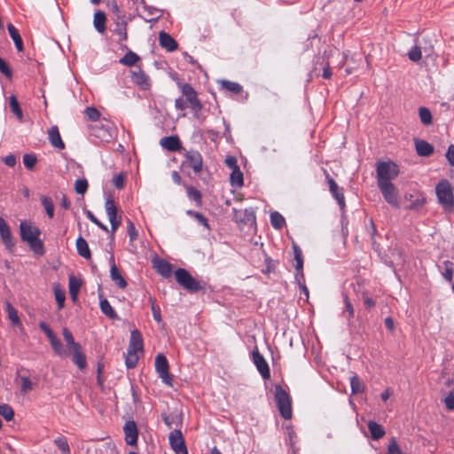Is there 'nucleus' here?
Listing matches in <instances>:
<instances>
[{
    "instance_id": "nucleus-1",
    "label": "nucleus",
    "mask_w": 454,
    "mask_h": 454,
    "mask_svg": "<svg viewBox=\"0 0 454 454\" xmlns=\"http://www.w3.org/2000/svg\"><path fill=\"white\" fill-rule=\"evenodd\" d=\"M274 395L281 416L285 419H290L293 415V411L289 394L282 387V386L276 385Z\"/></svg>"
},
{
    "instance_id": "nucleus-2",
    "label": "nucleus",
    "mask_w": 454,
    "mask_h": 454,
    "mask_svg": "<svg viewBox=\"0 0 454 454\" xmlns=\"http://www.w3.org/2000/svg\"><path fill=\"white\" fill-rule=\"evenodd\" d=\"M435 192L439 203L445 209H451L454 206L453 189L446 179L441 180L435 186Z\"/></svg>"
},
{
    "instance_id": "nucleus-3",
    "label": "nucleus",
    "mask_w": 454,
    "mask_h": 454,
    "mask_svg": "<svg viewBox=\"0 0 454 454\" xmlns=\"http://www.w3.org/2000/svg\"><path fill=\"white\" fill-rule=\"evenodd\" d=\"M377 184L392 183L399 174L398 166L393 161H383L377 164Z\"/></svg>"
},
{
    "instance_id": "nucleus-4",
    "label": "nucleus",
    "mask_w": 454,
    "mask_h": 454,
    "mask_svg": "<svg viewBox=\"0 0 454 454\" xmlns=\"http://www.w3.org/2000/svg\"><path fill=\"white\" fill-rule=\"evenodd\" d=\"M175 277L176 282L182 286L184 289L190 292H198L202 286L199 281H197L186 270L177 269L175 271Z\"/></svg>"
},
{
    "instance_id": "nucleus-5",
    "label": "nucleus",
    "mask_w": 454,
    "mask_h": 454,
    "mask_svg": "<svg viewBox=\"0 0 454 454\" xmlns=\"http://www.w3.org/2000/svg\"><path fill=\"white\" fill-rule=\"evenodd\" d=\"M168 368V362L166 356L162 354H158L155 357V370L162 382L171 387L173 385V380L169 373Z\"/></svg>"
},
{
    "instance_id": "nucleus-6",
    "label": "nucleus",
    "mask_w": 454,
    "mask_h": 454,
    "mask_svg": "<svg viewBox=\"0 0 454 454\" xmlns=\"http://www.w3.org/2000/svg\"><path fill=\"white\" fill-rule=\"evenodd\" d=\"M386 201L395 207H399L398 191L393 183L377 184Z\"/></svg>"
},
{
    "instance_id": "nucleus-7",
    "label": "nucleus",
    "mask_w": 454,
    "mask_h": 454,
    "mask_svg": "<svg viewBox=\"0 0 454 454\" xmlns=\"http://www.w3.org/2000/svg\"><path fill=\"white\" fill-rule=\"evenodd\" d=\"M20 238L24 242L33 241L41 235L40 229L29 221H21L20 223Z\"/></svg>"
},
{
    "instance_id": "nucleus-8",
    "label": "nucleus",
    "mask_w": 454,
    "mask_h": 454,
    "mask_svg": "<svg viewBox=\"0 0 454 454\" xmlns=\"http://www.w3.org/2000/svg\"><path fill=\"white\" fill-rule=\"evenodd\" d=\"M0 237L5 248L9 252H12L16 246V242L12 235L10 226L3 217H0Z\"/></svg>"
},
{
    "instance_id": "nucleus-9",
    "label": "nucleus",
    "mask_w": 454,
    "mask_h": 454,
    "mask_svg": "<svg viewBox=\"0 0 454 454\" xmlns=\"http://www.w3.org/2000/svg\"><path fill=\"white\" fill-rule=\"evenodd\" d=\"M169 444L176 454H188L184 439L180 430H174L170 432Z\"/></svg>"
},
{
    "instance_id": "nucleus-10",
    "label": "nucleus",
    "mask_w": 454,
    "mask_h": 454,
    "mask_svg": "<svg viewBox=\"0 0 454 454\" xmlns=\"http://www.w3.org/2000/svg\"><path fill=\"white\" fill-rule=\"evenodd\" d=\"M324 174L325 176L331 194L337 200L340 207L343 209L345 207V198L342 188L339 187L337 183L330 176L325 169H324Z\"/></svg>"
},
{
    "instance_id": "nucleus-11",
    "label": "nucleus",
    "mask_w": 454,
    "mask_h": 454,
    "mask_svg": "<svg viewBox=\"0 0 454 454\" xmlns=\"http://www.w3.org/2000/svg\"><path fill=\"white\" fill-rule=\"evenodd\" d=\"M253 362L256 366L258 372L262 375V379L268 380L270 377V371L267 361L263 356L259 352L257 348L252 352Z\"/></svg>"
},
{
    "instance_id": "nucleus-12",
    "label": "nucleus",
    "mask_w": 454,
    "mask_h": 454,
    "mask_svg": "<svg viewBox=\"0 0 454 454\" xmlns=\"http://www.w3.org/2000/svg\"><path fill=\"white\" fill-rule=\"evenodd\" d=\"M131 81L143 90L151 87L150 77L141 68L131 71Z\"/></svg>"
},
{
    "instance_id": "nucleus-13",
    "label": "nucleus",
    "mask_w": 454,
    "mask_h": 454,
    "mask_svg": "<svg viewBox=\"0 0 454 454\" xmlns=\"http://www.w3.org/2000/svg\"><path fill=\"white\" fill-rule=\"evenodd\" d=\"M184 156L189 166L195 173H200L202 170L203 160L201 154L198 151H185Z\"/></svg>"
},
{
    "instance_id": "nucleus-14",
    "label": "nucleus",
    "mask_w": 454,
    "mask_h": 454,
    "mask_svg": "<svg viewBox=\"0 0 454 454\" xmlns=\"http://www.w3.org/2000/svg\"><path fill=\"white\" fill-rule=\"evenodd\" d=\"M125 440L128 445L134 446L137 444L138 431L135 421H127L123 427Z\"/></svg>"
},
{
    "instance_id": "nucleus-15",
    "label": "nucleus",
    "mask_w": 454,
    "mask_h": 454,
    "mask_svg": "<svg viewBox=\"0 0 454 454\" xmlns=\"http://www.w3.org/2000/svg\"><path fill=\"white\" fill-rule=\"evenodd\" d=\"M109 262L111 264V269H110L111 279L115 283V285L118 287H120L121 289L125 288L127 286V282H126L125 278L120 273L118 268L116 267L115 262H114V258L113 255L110 256Z\"/></svg>"
},
{
    "instance_id": "nucleus-16",
    "label": "nucleus",
    "mask_w": 454,
    "mask_h": 454,
    "mask_svg": "<svg viewBox=\"0 0 454 454\" xmlns=\"http://www.w3.org/2000/svg\"><path fill=\"white\" fill-rule=\"evenodd\" d=\"M415 149L418 155L422 157H428L434 153V146L428 142L422 139H415Z\"/></svg>"
},
{
    "instance_id": "nucleus-17",
    "label": "nucleus",
    "mask_w": 454,
    "mask_h": 454,
    "mask_svg": "<svg viewBox=\"0 0 454 454\" xmlns=\"http://www.w3.org/2000/svg\"><path fill=\"white\" fill-rule=\"evenodd\" d=\"M160 45L166 49L168 51H174L177 49V43L166 32H160L159 34Z\"/></svg>"
},
{
    "instance_id": "nucleus-18",
    "label": "nucleus",
    "mask_w": 454,
    "mask_h": 454,
    "mask_svg": "<svg viewBox=\"0 0 454 454\" xmlns=\"http://www.w3.org/2000/svg\"><path fill=\"white\" fill-rule=\"evenodd\" d=\"M128 349L137 352L143 351V337L141 333L137 329L131 331Z\"/></svg>"
},
{
    "instance_id": "nucleus-19",
    "label": "nucleus",
    "mask_w": 454,
    "mask_h": 454,
    "mask_svg": "<svg viewBox=\"0 0 454 454\" xmlns=\"http://www.w3.org/2000/svg\"><path fill=\"white\" fill-rule=\"evenodd\" d=\"M48 137H49V141H50L51 145L53 147L58 148L59 150H62L65 148V144L60 137V134H59V129L57 126H52L48 130Z\"/></svg>"
},
{
    "instance_id": "nucleus-20",
    "label": "nucleus",
    "mask_w": 454,
    "mask_h": 454,
    "mask_svg": "<svg viewBox=\"0 0 454 454\" xmlns=\"http://www.w3.org/2000/svg\"><path fill=\"white\" fill-rule=\"evenodd\" d=\"M160 145L170 152H176L182 148L178 137L171 136L161 138Z\"/></svg>"
},
{
    "instance_id": "nucleus-21",
    "label": "nucleus",
    "mask_w": 454,
    "mask_h": 454,
    "mask_svg": "<svg viewBox=\"0 0 454 454\" xmlns=\"http://www.w3.org/2000/svg\"><path fill=\"white\" fill-rule=\"evenodd\" d=\"M368 429L373 440H380L386 434L383 427L373 420L368 422Z\"/></svg>"
},
{
    "instance_id": "nucleus-22",
    "label": "nucleus",
    "mask_w": 454,
    "mask_h": 454,
    "mask_svg": "<svg viewBox=\"0 0 454 454\" xmlns=\"http://www.w3.org/2000/svg\"><path fill=\"white\" fill-rule=\"evenodd\" d=\"M105 209L108 216L109 222H113L114 220H117L119 217H121V215H118V208L114 201L110 198H107L106 200Z\"/></svg>"
},
{
    "instance_id": "nucleus-23",
    "label": "nucleus",
    "mask_w": 454,
    "mask_h": 454,
    "mask_svg": "<svg viewBox=\"0 0 454 454\" xmlns=\"http://www.w3.org/2000/svg\"><path fill=\"white\" fill-rule=\"evenodd\" d=\"M181 90L189 105H192L193 103L199 101L197 92L189 83L183 84Z\"/></svg>"
},
{
    "instance_id": "nucleus-24",
    "label": "nucleus",
    "mask_w": 454,
    "mask_h": 454,
    "mask_svg": "<svg viewBox=\"0 0 454 454\" xmlns=\"http://www.w3.org/2000/svg\"><path fill=\"white\" fill-rule=\"evenodd\" d=\"M75 245H76L77 253L80 256H82L85 259H90L91 257V253H90V247L88 246V243L82 237H79L76 239Z\"/></svg>"
},
{
    "instance_id": "nucleus-25",
    "label": "nucleus",
    "mask_w": 454,
    "mask_h": 454,
    "mask_svg": "<svg viewBox=\"0 0 454 454\" xmlns=\"http://www.w3.org/2000/svg\"><path fill=\"white\" fill-rule=\"evenodd\" d=\"M69 294L71 296V299L75 301L77 299V295L79 293V290L82 286V281L74 277V275L69 276Z\"/></svg>"
},
{
    "instance_id": "nucleus-26",
    "label": "nucleus",
    "mask_w": 454,
    "mask_h": 454,
    "mask_svg": "<svg viewBox=\"0 0 454 454\" xmlns=\"http://www.w3.org/2000/svg\"><path fill=\"white\" fill-rule=\"evenodd\" d=\"M7 29L10 34V36L12 37V39L14 42L17 51H23V42H22L21 36L19 34V31L15 28V27L12 23H9L7 25Z\"/></svg>"
},
{
    "instance_id": "nucleus-27",
    "label": "nucleus",
    "mask_w": 454,
    "mask_h": 454,
    "mask_svg": "<svg viewBox=\"0 0 454 454\" xmlns=\"http://www.w3.org/2000/svg\"><path fill=\"white\" fill-rule=\"evenodd\" d=\"M106 17L103 12L98 11L95 12L93 24H94L96 30L98 33L102 34L106 31Z\"/></svg>"
},
{
    "instance_id": "nucleus-28",
    "label": "nucleus",
    "mask_w": 454,
    "mask_h": 454,
    "mask_svg": "<svg viewBox=\"0 0 454 454\" xmlns=\"http://www.w3.org/2000/svg\"><path fill=\"white\" fill-rule=\"evenodd\" d=\"M155 268L158 273L165 278H168L172 272V265L167 261L160 260L155 264Z\"/></svg>"
},
{
    "instance_id": "nucleus-29",
    "label": "nucleus",
    "mask_w": 454,
    "mask_h": 454,
    "mask_svg": "<svg viewBox=\"0 0 454 454\" xmlns=\"http://www.w3.org/2000/svg\"><path fill=\"white\" fill-rule=\"evenodd\" d=\"M187 196L190 200H193L197 207L202 206V195L200 191L192 186H185Z\"/></svg>"
},
{
    "instance_id": "nucleus-30",
    "label": "nucleus",
    "mask_w": 454,
    "mask_h": 454,
    "mask_svg": "<svg viewBox=\"0 0 454 454\" xmlns=\"http://www.w3.org/2000/svg\"><path fill=\"white\" fill-rule=\"evenodd\" d=\"M73 353V362L77 365L80 369H84L86 367V356L81 351V348H75L71 350Z\"/></svg>"
},
{
    "instance_id": "nucleus-31",
    "label": "nucleus",
    "mask_w": 454,
    "mask_h": 454,
    "mask_svg": "<svg viewBox=\"0 0 454 454\" xmlns=\"http://www.w3.org/2000/svg\"><path fill=\"white\" fill-rule=\"evenodd\" d=\"M454 263L450 261H444L442 262V265L441 266L442 269V275L443 278L449 282H450L453 278L454 270H453Z\"/></svg>"
},
{
    "instance_id": "nucleus-32",
    "label": "nucleus",
    "mask_w": 454,
    "mask_h": 454,
    "mask_svg": "<svg viewBox=\"0 0 454 454\" xmlns=\"http://www.w3.org/2000/svg\"><path fill=\"white\" fill-rule=\"evenodd\" d=\"M99 306L101 311L109 318L114 319L117 317V314L106 299H100Z\"/></svg>"
},
{
    "instance_id": "nucleus-33",
    "label": "nucleus",
    "mask_w": 454,
    "mask_h": 454,
    "mask_svg": "<svg viewBox=\"0 0 454 454\" xmlns=\"http://www.w3.org/2000/svg\"><path fill=\"white\" fill-rule=\"evenodd\" d=\"M114 34L119 36V43L126 41L128 38L127 35V23L124 20H118L116 22V27L114 28Z\"/></svg>"
},
{
    "instance_id": "nucleus-34",
    "label": "nucleus",
    "mask_w": 454,
    "mask_h": 454,
    "mask_svg": "<svg viewBox=\"0 0 454 454\" xmlns=\"http://www.w3.org/2000/svg\"><path fill=\"white\" fill-rule=\"evenodd\" d=\"M54 295L58 303V309H61L65 306L66 294L65 291L60 287L59 284H55L53 286Z\"/></svg>"
},
{
    "instance_id": "nucleus-35",
    "label": "nucleus",
    "mask_w": 454,
    "mask_h": 454,
    "mask_svg": "<svg viewBox=\"0 0 454 454\" xmlns=\"http://www.w3.org/2000/svg\"><path fill=\"white\" fill-rule=\"evenodd\" d=\"M350 386L352 394H360L364 391V384L361 381L359 377L356 374L350 377Z\"/></svg>"
},
{
    "instance_id": "nucleus-36",
    "label": "nucleus",
    "mask_w": 454,
    "mask_h": 454,
    "mask_svg": "<svg viewBox=\"0 0 454 454\" xmlns=\"http://www.w3.org/2000/svg\"><path fill=\"white\" fill-rule=\"evenodd\" d=\"M419 116L422 124L428 126L433 122V116L430 110L426 106L419 108Z\"/></svg>"
},
{
    "instance_id": "nucleus-37",
    "label": "nucleus",
    "mask_w": 454,
    "mask_h": 454,
    "mask_svg": "<svg viewBox=\"0 0 454 454\" xmlns=\"http://www.w3.org/2000/svg\"><path fill=\"white\" fill-rule=\"evenodd\" d=\"M62 334L70 350L81 348L80 344L74 340L72 333L67 328H63Z\"/></svg>"
},
{
    "instance_id": "nucleus-38",
    "label": "nucleus",
    "mask_w": 454,
    "mask_h": 454,
    "mask_svg": "<svg viewBox=\"0 0 454 454\" xmlns=\"http://www.w3.org/2000/svg\"><path fill=\"white\" fill-rule=\"evenodd\" d=\"M41 202H42V205L43 206L49 218H53L54 204H53L51 198H50L49 196H46V195H43V196H41Z\"/></svg>"
},
{
    "instance_id": "nucleus-39",
    "label": "nucleus",
    "mask_w": 454,
    "mask_h": 454,
    "mask_svg": "<svg viewBox=\"0 0 454 454\" xmlns=\"http://www.w3.org/2000/svg\"><path fill=\"white\" fill-rule=\"evenodd\" d=\"M138 59V55L129 51L120 59V63L127 67H132Z\"/></svg>"
},
{
    "instance_id": "nucleus-40",
    "label": "nucleus",
    "mask_w": 454,
    "mask_h": 454,
    "mask_svg": "<svg viewBox=\"0 0 454 454\" xmlns=\"http://www.w3.org/2000/svg\"><path fill=\"white\" fill-rule=\"evenodd\" d=\"M6 311L8 314V318L11 320L12 324L15 326L20 325V320L18 316V311L14 309V307L8 301H6Z\"/></svg>"
},
{
    "instance_id": "nucleus-41",
    "label": "nucleus",
    "mask_w": 454,
    "mask_h": 454,
    "mask_svg": "<svg viewBox=\"0 0 454 454\" xmlns=\"http://www.w3.org/2000/svg\"><path fill=\"white\" fill-rule=\"evenodd\" d=\"M294 255L295 260V269L296 271L301 270L303 269V257L302 253L300 247L296 244H293Z\"/></svg>"
},
{
    "instance_id": "nucleus-42",
    "label": "nucleus",
    "mask_w": 454,
    "mask_h": 454,
    "mask_svg": "<svg viewBox=\"0 0 454 454\" xmlns=\"http://www.w3.org/2000/svg\"><path fill=\"white\" fill-rule=\"evenodd\" d=\"M270 223L275 229L279 230L285 225L286 221L281 214L275 211L270 214Z\"/></svg>"
},
{
    "instance_id": "nucleus-43",
    "label": "nucleus",
    "mask_w": 454,
    "mask_h": 454,
    "mask_svg": "<svg viewBox=\"0 0 454 454\" xmlns=\"http://www.w3.org/2000/svg\"><path fill=\"white\" fill-rule=\"evenodd\" d=\"M54 443L62 454H70V447L66 437H57L54 440Z\"/></svg>"
},
{
    "instance_id": "nucleus-44",
    "label": "nucleus",
    "mask_w": 454,
    "mask_h": 454,
    "mask_svg": "<svg viewBox=\"0 0 454 454\" xmlns=\"http://www.w3.org/2000/svg\"><path fill=\"white\" fill-rule=\"evenodd\" d=\"M231 185L241 187L243 185V174L239 168H234L231 174Z\"/></svg>"
},
{
    "instance_id": "nucleus-45",
    "label": "nucleus",
    "mask_w": 454,
    "mask_h": 454,
    "mask_svg": "<svg viewBox=\"0 0 454 454\" xmlns=\"http://www.w3.org/2000/svg\"><path fill=\"white\" fill-rule=\"evenodd\" d=\"M10 107L12 112L17 116L20 121H22L23 114L17 98L14 95L10 97Z\"/></svg>"
},
{
    "instance_id": "nucleus-46",
    "label": "nucleus",
    "mask_w": 454,
    "mask_h": 454,
    "mask_svg": "<svg viewBox=\"0 0 454 454\" xmlns=\"http://www.w3.org/2000/svg\"><path fill=\"white\" fill-rule=\"evenodd\" d=\"M30 249L37 255H43L44 254V247L43 241L37 238L33 241L27 242Z\"/></svg>"
},
{
    "instance_id": "nucleus-47",
    "label": "nucleus",
    "mask_w": 454,
    "mask_h": 454,
    "mask_svg": "<svg viewBox=\"0 0 454 454\" xmlns=\"http://www.w3.org/2000/svg\"><path fill=\"white\" fill-rule=\"evenodd\" d=\"M0 415L7 421H11L14 417L13 409L6 403H0Z\"/></svg>"
},
{
    "instance_id": "nucleus-48",
    "label": "nucleus",
    "mask_w": 454,
    "mask_h": 454,
    "mask_svg": "<svg viewBox=\"0 0 454 454\" xmlns=\"http://www.w3.org/2000/svg\"><path fill=\"white\" fill-rule=\"evenodd\" d=\"M20 392L27 394L31 391L35 386V383L27 376H21L20 378Z\"/></svg>"
},
{
    "instance_id": "nucleus-49",
    "label": "nucleus",
    "mask_w": 454,
    "mask_h": 454,
    "mask_svg": "<svg viewBox=\"0 0 454 454\" xmlns=\"http://www.w3.org/2000/svg\"><path fill=\"white\" fill-rule=\"evenodd\" d=\"M51 348H53L54 352L59 356L66 355V351L64 349V347L60 341V340L55 336L53 339L49 340Z\"/></svg>"
},
{
    "instance_id": "nucleus-50",
    "label": "nucleus",
    "mask_w": 454,
    "mask_h": 454,
    "mask_svg": "<svg viewBox=\"0 0 454 454\" xmlns=\"http://www.w3.org/2000/svg\"><path fill=\"white\" fill-rule=\"evenodd\" d=\"M137 361H138L137 352V351H131V350L128 349L127 356H126V360H125L127 367L128 368H134V367H136V365L137 364Z\"/></svg>"
},
{
    "instance_id": "nucleus-51",
    "label": "nucleus",
    "mask_w": 454,
    "mask_h": 454,
    "mask_svg": "<svg viewBox=\"0 0 454 454\" xmlns=\"http://www.w3.org/2000/svg\"><path fill=\"white\" fill-rule=\"evenodd\" d=\"M422 51L419 45L415 44L408 52V58L413 62H418L421 59Z\"/></svg>"
},
{
    "instance_id": "nucleus-52",
    "label": "nucleus",
    "mask_w": 454,
    "mask_h": 454,
    "mask_svg": "<svg viewBox=\"0 0 454 454\" xmlns=\"http://www.w3.org/2000/svg\"><path fill=\"white\" fill-rule=\"evenodd\" d=\"M223 86L233 93L239 94L242 91V86L237 82L230 81H223Z\"/></svg>"
},
{
    "instance_id": "nucleus-53",
    "label": "nucleus",
    "mask_w": 454,
    "mask_h": 454,
    "mask_svg": "<svg viewBox=\"0 0 454 454\" xmlns=\"http://www.w3.org/2000/svg\"><path fill=\"white\" fill-rule=\"evenodd\" d=\"M74 190L78 194H84L88 190V182L86 179H78L74 183Z\"/></svg>"
},
{
    "instance_id": "nucleus-54",
    "label": "nucleus",
    "mask_w": 454,
    "mask_h": 454,
    "mask_svg": "<svg viewBox=\"0 0 454 454\" xmlns=\"http://www.w3.org/2000/svg\"><path fill=\"white\" fill-rule=\"evenodd\" d=\"M150 301H151V309H152L153 319L157 323H160L161 322L160 309L156 304V301H155V300L153 298L151 297L150 298Z\"/></svg>"
},
{
    "instance_id": "nucleus-55",
    "label": "nucleus",
    "mask_w": 454,
    "mask_h": 454,
    "mask_svg": "<svg viewBox=\"0 0 454 454\" xmlns=\"http://www.w3.org/2000/svg\"><path fill=\"white\" fill-rule=\"evenodd\" d=\"M86 216L96 225H98L101 230L105 231L106 232H109V230L106 225L102 223L94 215L91 211L88 210L86 211Z\"/></svg>"
},
{
    "instance_id": "nucleus-56",
    "label": "nucleus",
    "mask_w": 454,
    "mask_h": 454,
    "mask_svg": "<svg viewBox=\"0 0 454 454\" xmlns=\"http://www.w3.org/2000/svg\"><path fill=\"white\" fill-rule=\"evenodd\" d=\"M36 161L37 159L34 154H25L23 156V163L28 169H32L35 167Z\"/></svg>"
},
{
    "instance_id": "nucleus-57",
    "label": "nucleus",
    "mask_w": 454,
    "mask_h": 454,
    "mask_svg": "<svg viewBox=\"0 0 454 454\" xmlns=\"http://www.w3.org/2000/svg\"><path fill=\"white\" fill-rule=\"evenodd\" d=\"M126 176L123 173L116 175L113 178V184L117 189H121L125 185Z\"/></svg>"
},
{
    "instance_id": "nucleus-58",
    "label": "nucleus",
    "mask_w": 454,
    "mask_h": 454,
    "mask_svg": "<svg viewBox=\"0 0 454 454\" xmlns=\"http://www.w3.org/2000/svg\"><path fill=\"white\" fill-rule=\"evenodd\" d=\"M128 235L130 243L136 240L138 236L137 231L136 230V227L131 221L128 222Z\"/></svg>"
},
{
    "instance_id": "nucleus-59",
    "label": "nucleus",
    "mask_w": 454,
    "mask_h": 454,
    "mask_svg": "<svg viewBox=\"0 0 454 454\" xmlns=\"http://www.w3.org/2000/svg\"><path fill=\"white\" fill-rule=\"evenodd\" d=\"M387 454H403L395 438H392Z\"/></svg>"
},
{
    "instance_id": "nucleus-60",
    "label": "nucleus",
    "mask_w": 454,
    "mask_h": 454,
    "mask_svg": "<svg viewBox=\"0 0 454 454\" xmlns=\"http://www.w3.org/2000/svg\"><path fill=\"white\" fill-rule=\"evenodd\" d=\"M444 403L449 411L454 410V389L444 398Z\"/></svg>"
},
{
    "instance_id": "nucleus-61",
    "label": "nucleus",
    "mask_w": 454,
    "mask_h": 454,
    "mask_svg": "<svg viewBox=\"0 0 454 454\" xmlns=\"http://www.w3.org/2000/svg\"><path fill=\"white\" fill-rule=\"evenodd\" d=\"M39 327L46 334L49 340L53 339V337L56 336L52 330L44 322H41L39 324Z\"/></svg>"
},
{
    "instance_id": "nucleus-62",
    "label": "nucleus",
    "mask_w": 454,
    "mask_h": 454,
    "mask_svg": "<svg viewBox=\"0 0 454 454\" xmlns=\"http://www.w3.org/2000/svg\"><path fill=\"white\" fill-rule=\"evenodd\" d=\"M0 72L3 73L6 77L12 76V71L7 63L0 57Z\"/></svg>"
},
{
    "instance_id": "nucleus-63",
    "label": "nucleus",
    "mask_w": 454,
    "mask_h": 454,
    "mask_svg": "<svg viewBox=\"0 0 454 454\" xmlns=\"http://www.w3.org/2000/svg\"><path fill=\"white\" fill-rule=\"evenodd\" d=\"M446 158L450 166L454 167V145H450L446 153Z\"/></svg>"
},
{
    "instance_id": "nucleus-64",
    "label": "nucleus",
    "mask_w": 454,
    "mask_h": 454,
    "mask_svg": "<svg viewBox=\"0 0 454 454\" xmlns=\"http://www.w3.org/2000/svg\"><path fill=\"white\" fill-rule=\"evenodd\" d=\"M190 107L192 109V111L193 112V114L196 118H200V112L201 111L202 109V104L200 103V101H197L195 103H193L192 105H190Z\"/></svg>"
}]
</instances>
